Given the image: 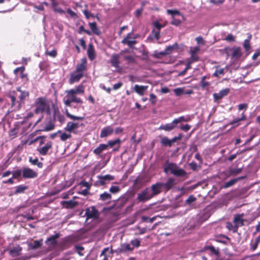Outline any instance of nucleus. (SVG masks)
<instances>
[{"label": "nucleus", "mask_w": 260, "mask_h": 260, "mask_svg": "<svg viewBox=\"0 0 260 260\" xmlns=\"http://www.w3.org/2000/svg\"><path fill=\"white\" fill-rule=\"evenodd\" d=\"M126 200L124 198H122L121 199H119L117 202L113 205V206L109 207V209H112L114 208H120L122 207L126 203Z\"/></svg>", "instance_id": "30"}, {"label": "nucleus", "mask_w": 260, "mask_h": 260, "mask_svg": "<svg viewBox=\"0 0 260 260\" xmlns=\"http://www.w3.org/2000/svg\"><path fill=\"white\" fill-rule=\"evenodd\" d=\"M200 47L198 46L194 47H190L189 51L190 57L189 59L192 60V61L197 62L199 61L200 57L199 55L197 54V53L200 51Z\"/></svg>", "instance_id": "12"}, {"label": "nucleus", "mask_w": 260, "mask_h": 260, "mask_svg": "<svg viewBox=\"0 0 260 260\" xmlns=\"http://www.w3.org/2000/svg\"><path fill=\"white\" fill-rule=\"evenodd\" d=\"M110 63L112 66L117 68L119 65V55L118 54H114L112 55L110 59Z\"/></svg>", "instance_id": "24"}, {"label": "nucleus", "mask_w": 260, "mask_h": 260, "mask_svg": "<svg viewBox=\"0 0 260 260\" xmlns=\"http://www.w3.org/2000/svg\"><path fill=\"white\" fill-rule=\"evenodd\" d=\"M9 98L10 99V101L11 102V107L13 108L15 106H16V103H18V108H20V104L19 103V102H16V99L15 96L14 95L10 94L9 95Z\"/></svg>", "instance_id": "42"}, {"label": "nucleus", "mask_w": 260, "mask_h": 260, "mask_svg": "<svg viewBox=\"0 0 260 260\" xmlns=\"http://www.w3.org/2000/svg\"><path fill=\"white\" fill-rule=\"evenodd\" d=\"M148 88V86L139 85L136 84L134 87V90L140 95H143Z\"/></svg>", "instance_id": "22"}, {"label": "nucleus", "mask_w": 260, "mask_h": 260, "mask_svg": "<svg viewBox=\"0 0 260 260\" xmlns=\"http://www.w3.org/2000/svg\"><path fill=\"white\" fill-rule=\"evenodd\" d=\"M35 114L43 113L47 107V100L45 98L40 97L36 99L35 102Z\"/></svg>", "instance_id": "5"}, {"label": "nucleus", "mask_w": 260, "mask_h": 260, "mask_svg": "<svg viewBox=\"0 0 260 260\" xmlns=\"http://www.w3.org/2000/svg\"><path fill=\"white\" fill-rule=\"evenodd\" d=\"M178 48V44L175 43L174 45L172 46H169L165 49V52L167 54H171L173 49L175 48Z\"/></svg>", "instance_id": "43"}, {"label": "nucleus", "mask_w": 260, "mask_h": 260, "mask_svg": "<svg viewBox=\"0 0 260 260\" xmlns=\"http://www.w3.org/2000/svg\"><path fill=\"white\" fill-rule=\"evenodd\" d=\"M38 174L34 170L27 167L22 168V178L24 179H32L37 177Z\"/></svg>", "instance_id": "9"}, {"label": "nucleus", "mask_w": 260, "mask_h": 260, "mask_svg": "<svg viewBox=\"0 0 260 260\" xmlns=\"http://www.w3.org/2000/svg\"><path fill=\"white\" fill-rule=\"evenodd\" d=\"M29 162L32 165L34 166H37L39 168H42L43 166V162L40 161L39 159L36 157L35 158H32V157H29Z\"/></svg>", "instance_id": "35"}, {"label": "nucleus", "mask_w": 260, "mask_h": 260, "mask_svg": "<svg viewBox=\"0 0 260 260\" xmlns=\"http://www.w3.org/2000/svg\"><path fill=\"white\" fill-rule=\"evenodd\" d=\"M156 217L155 216L153 217L152 218H149L146 216H142V219L144 222H147L149 223H152L156 219Z\"/></svg>", "instance_id": "56"}, {"label": "nucleus", "mask_w": 260, "mask_h": 260, "mask_svg": "<svg viewBox=\"0 0 260 260\" xmlns=\"http://www.w3.org/2000/svg\"><path fill=\"white\" fill-rule=\"evenodd\" d=\"M22 175V169H17L15 171L12 172V177L14 179H17L20 177Z\"/></svg>", "instance_id": "45"}, {"label": "nucleus", "mask_w": 260, "mask_h": 260, "mask_svg": "<svg viewBox=\"0 0 260 260\" xmlns=\"http://www.w3.org/2000/svg\"><path fill=\"white\" fill-rule=\"evenodd\" d=\"M28 188V186L24 185H19L15 187V190L14 192V194H18L19 193H22L25 192L26 190Z\"/></svg>", "instance_id": "32"}, {"label": "nucleus", "mask_w": 260, "mask_h": 260, "mask_svg": "<svg viewBox=\"0 0 260 260\" xmlns=\"http://www.w3.org/2000/svg\"><path fill=\"white\" fill-rule=\"evenodd\" d=\"M60 236V234L59 233H56L54 235H51L50 237L47 238L45 241V244L49 247H54L57 243V239Z\"/></svg>", "instance_id": "10"}, {"label": "nucleus", "mask_w": 260, "mask_h": 260, "mask_svg": "<svg viewBox=\"0 0 260 260\" xmlns=\"http://www.w3.org/2000/svg\"><path fill=\"white\" fill-rule=\"evenodd\" d=\"M204 249L205 250H209L212 253L214 254L217 256H218L220 254V252L218 249H216L212 245L205 246Z\"/></svg>", "instance_id": "38"}, {"label": "nucleus", "mask_w": 260, "mask_h": 260, "mask_svg": "<svg viewBox=\"0 0 260 260\" xmlns=\"http://www.w3.org/2000/svg\"><path fill=\"white\" fill-rule=\"evenodd\" d=\"M25 71V67L23 66L18 67L16 68L14 71V73L15 75H17L18 72H20V74H22Z\"/></svg>", "instance_id": "61"}, {"label": "nucleus", "mask_w": 260, "mask_h": 260, "mask_svg": "<svg viewBox=\"0 0 260 260\" xmlns=\"http://www.w3.org/2000/svg\"><path fill=\"white\" fill-rule=\"evenodd\" d=\"M197 200V198L193 195H190L187 200L185 201V203L188 205H190L192 203L195 202Z\"/></svg>", "instance_id": "54"}, {"label": "nucleus", "mask_w": 260, "mask_h": 260, "mask_svg": "<svg viewBox=\"0 0 260 260\" xmlns=\"http://www.w3.org/2000/svg\"><path fill=\"white\" fill-rule=\"evenodd\" d=\"M87 55L89 59L90 60H93L95 58V50L94 49L93 45L92 43H90L88 45V48L87 49Z\"/></svg>", "instance_id": "25"}, {"label": "nucleus", "mask_w": 260, "mask_h": 260, "mask_svg": "<svg viewBox=\"0 0 260 260\" xmlns=\"http://www.w3.org/2000/svg\"><path fill=\"white\" fill-rule=\"evenodd\" d=\"M160 143L164 146H169L171 147L172 145L171 140L167 137H164L160 140Z\"/></svg>", "instance_id": "39"}, {"label": "nucleus", "mask_w": 260, "mask_h": 260, "mask_svg": "<svg viewBox=\"0 0 260 260\" xmlns=\"http://www.w3.org/2000/svg\"><path fill=\"white\" fill-rule=\"evenodd\" d=\"M83 76V73H76V72H72L70 74V77L68 81L69 83L70 84H73L75 83L78 82Z\"/></svg>", "instance_id": "11"}, {"label": "nucleus", "mask_w": 260, "mask_h": 260, "mask_svg": "<svg viewBox=\"0 0 260 260\" xmlns=\"http://www.w3.org/2000/svg\"><path fill=\"white\" fill-rule=\"evenodd\" d=\"M87 60L86 58H83L81 59V62L77 65L75 72L78 73H83L86 70Z\"/></svg>", "instance_id": "17"}, {"label": "nucleus", "mask_w": 260, "mask_h": 260, "mask_svg": "<svg viewBox=\"0 0 260 260\" xmlns=\"http://www.w3.org/2000/svg\"><path fill=\"white\" fill-rule=\"evenodd\" d=\"M153 26L155 27V28L157 30H159L160 31V29L164 27V26L162 25H161V24H160L159 23L158 21H154L153 23Z\"/></svg>", "instance_id": "64"}, {"label": "nucleus", "mask_w": 260, "mask_h": 260, "mask_svg": "<svg viewBox=\"0 0 260 260\" xmlns=\"http://www.w3.org/2000/svg\"><path fill=\"white\" fill-rule=\"evenodd\" d=\"M164 172L166 174L170 172L177 177H183L187 174L186 171L183 169L179 168L176 164L169 162L168 161L164 166Z\"/></svg>", "instance_id": "3"}, {"label": "nucleus", "mask_w": 260, "mask_h": 260, "mask_svg": "<svg viewBox=\"0 0 260 260\" xmlns=\"http://www.w3.org/2000/svg\"><path fill=\"white\" fill-rule=\"evenodd\" d=\"M22 247H20L19 245H18L16 247H13L12 249H11L9 253L11 255H19L20 254V252L22 251Z\"/></svg>", "instance_id": "37"}, {"label": "nucleus", "mask_w": 260, "mask_h": 260, "mask_svg": "<svg viewBox=\"0 0 260 260\" xmlns=\"http://www.w3.org/2000/svg\"><path fill=\"white\" fill-rule=\"evenodd\" d=\"M112 198L111 194L107 192H104V193L100 195L99 199L103 201L110 200Z\"/></svg>", "instance_id": "40"}, {"label": "nucleus", "mask_w": 260, "mask_h": 260, "mask_svg": "<svg viewBox=\"0 0 260 260\" xmlns=\"http://www.w3.org/2000/svg\"><path fill=\"white\" fill-rule=\"evenodd\" d=\"M45 55L55 58L57 55V50L54 49L50 51H46L45 52Z\"/></svg>", "instance_id": "49"}, {"label": "nucleus", "mask_w": 260, "mask_h": 260, "mask_svg": "<svg viewBox=\"0 0 260 260\" xmlns=\"http://www.w3.org/2000/svg\"><path fill=\"white\" fill-rule=\"evenodd\" d=\"M244 216V214H236L234 217L233 222L236 225H239V226H242L244 225V219L242 218Z\"/></svg>", "instance_id": "21"}, {"label": "nucleus", "mask_w": 260, "mask_h": 260, "mask_svg": "<svg viewBox=\"0 0 260 260\" xmlns=\"http://www.w3.org/2000/svg\"><path fill=\"white\" fill-rule=\"evenodd\" d=\"M66 115L67 117L70 118V119L75 120H83L84 119V117H80V116H76L70 114L68 110L66 111Z\"/></svg>", "instance_id": "44"}, {"label": "nucleus", "mask_w": 260, "mask_h": 260, "mask_svg": "<svg viewBox=\"0 0 260 260\" xmlns=\"http://www.w3.org/2000/svg\"><path fill=\"white\" fill-rule=\"evenodd\" d=\"M133 35L134 34L133 32L127 34L126 37L121 41L122 44H126L129 48H133L137 43L136 39L138 37L137 35L135 36H133Z\"/></svg>", "instance_id": "8"}, {"label": "nucleus", "mask_w": 260, "mask_h": 260, "mask_svg": "<svg viewBox=\"0 0 260 260\" xmlns=\"http://www.w3.org/2000/svg\"><path fill=\"white\" fill-rule=\"evenodd\" d=\"M175 181L174 178L170 177L166 183L158 182L152 184L150 188L152 197L159 194L162 191L167 192L170 190L175 185Z\"/></svg>", "instance_id": "2"}, {"label": "nucleus", "mask_w": 260, "mask_h": 260, "mask_svg": "<svg viewBox=\"0 0 260 260\" xmlns=\"http://www.w3.org/2000/svg\"><path fill=\"white\" fill-rule=\"evenodd\" d=\"M151 35L158 40L160 38V31L153 29L151 32Z\"/></svg>", "instance_id": "55"}, {"label": "nucleus", "mask_w": 260, "mask_h": 260, "mask_svg": "<svg viewBox=\"0 0 260 260\" xmlns=\"http://www.w3.org/2000/svg\"><path fill=\"white\" fill-rule=\"evenodd\" d=\"M88 25L93 34L98 36H100L101 35V32L98 27L96 22H89Z\"/></svg>", "instance_id": "29"}, {"label": "nucleus", "mask_w": 260, "mask_h": 260, "mask_svg": "<svg viewBox=\"0 0 260 260\" xmlns=\"http://www.w3.org/2000/svg\"><path fill=\"white\" fill-rule=\"evenodd\" d=\"M60 248L62 249H67L70 247L71 242L67 238H64L59 244Z\"/></svg>", "instance_id": "33"}, {"label": "nucleus", "mask_w": 260, "mask_h": 260, "mask_svg": "<svg viewBox=\"0 0 260 260\" xmlns=\"http://www.w3.org/2000/svg\"><path fill=\"white\" fill-rule=\"evenodd\" d=\"M79 126V125L77 123H74L73 122H68L66 127H65V130L67 132H69L70 133L73 132L74 129L77 128Z\"/></svg>", "instance_id": "31"}, {"label": "nucleus", "mask_w": 260, "mask_h": 260, "mask_svg": "<svg viewBox=\"0 0 260 260\" xmlns=\"http://www.w3.org/2000/svg\"><path fill=\"white\" fill-rule=\"evenodd\" d=\"M57 120H58L60 123L61 124L65 121L64 116L62 115L59 111L58 109H54L53 113V120L55 122V121Z\"/></svg>", "instance_id": "15"}, {"label": "nucleus", "mask_w": 260, "mask_h": 260, "mask_svg": "<svg viewBox=\"0 0 260 260\" xmlns=\"http://www.w3.org/2000/svg\"><path fill=\"white\" fill-rule=\"evenodd\" d=\"M61 204L67 209H73L78 205V202L73 200L62 201Z\"/></svg>", "instance_id": "27"}, {"label": "nucleus", "mask_w": 260, "mask_h": 260, "mask_svg": "<svg viewBox=\"0 0 260 260\" xmlns=\"http://www.w3.org/2000/svg\"><path fill=\"white\" fill-rule=\"evenodd\" d=\"M65 93L66 95L63 101L66 106L70 107L72 103L82 104L83 101L81 98L77 97V95L84 93V87L82 84H80L76 88L66 90Z\"/></svg>", "instance_id": "1"}, {"label": "nucleus", "mask_w": 260, "mask_h": 260, "mask_svg": "<svg viewBox=\"0 0 260 260\" xmlns=\"http://www.w3.org/2000/svg\"><path fill=\"white\" fill-rule=\"evenodd\" d=\"M120 143L121 140L119 139H117L115 140H110L108 142V143L106 144L107 145V148L108 147H113L114 145L117 144V147L116 148H114L113 149L114 151H118L120 147Z\"/></svg>", "instance_id": "23"}, {"label": "nucleus", "mask_w": 260, "mask_h": 260, "mask_svg": "<svg viewBox=\"0 0 260 260\" xmlns=\"http://www.w3.org/2000/svg\"><path fill=\"white\" fill-rule=\"evenodd\" d=\"M109 191L112 193H116L120 191V188L118 186H112L110 188Z\"/></svg>", "instance_id": "58"}, {"label": "nucleus", "mask_w": 260, "mask_h": 260, "mask_svg": "<svg viewBox=\"0 0 260 260\" xmlns=\"http://www.w3.org/2000/svg\"><path fill=\"white\" fill-rule=\"evenodd\" d=\"M83 32H85L89 36L91 35V32L90 31L87 29H85L83 25H81L79 28L78 32L79 34H81Z\"/></svg>", "instance_id": "50"}, {"label": "nucleus", "mask_w": 260, "mask_h": 260, "mask_svg": "<svg viewBox=\"0 0 260 260\" xmlns=\"http://www.w3.org/2000/svg\"><path fill=\"white\" fill-rule=\"evenodd\" d=\"M131 244L133 245L132 247H134V248L135 247H138L140 245V241L138 239H135L131 241Z\"/></svg>", "instance_id": "59"}, {"label": "nucleus", "mask_w": 260, "mask_h": 260, "mask_svg": "<svg viewBox=\"0 0 260 260\" xmlns=\"http://www.w3.org/2000/svg\"><path fill=\"white\" fill-rule=\"evenodd\" d=\"M100 215L99 211L93 206L88 207L85 210L86 220L90 219L93 220H96L99 218Z\"/></svg>", "instance_id": "6"}, {"label": "nucleus", "mask_w": 260, "mask_h": 260, "mask_svg": "<svg viewBox=\"0 0 260 260\" xmlns=\"http://www.w3.org/2000/svg\"><path fill=\"white\" fill-rule=\"evenodd\" d=\"M242 171V168H237L234 169H231L230 170V173L231 176H236L240 174Z\"/></svg>", "instance_id": "48"}, {"label": "nucleus", "mask_w": 260, "mask_h": 260, "mask_svg": "<svg viewBox=\"0 0 260 260\" xmlns=\"http://www.w3.org/2000/svg\"><path fill=\"white\" fill-rule=\"evenodd\" d=\"M246 178V176H240L236 178L232 179L230 180V181L226 182L224 183V184L222 185V187L223 188H227L228 187H231L234 184H235L238 181L245 179Z\"/></svg>", "instance_id": "16"}, {"label": "nucleus", "mask_w": 260, "mask_h": 260, "mask_svg": "<svg viewBox=\"0 0 260 260\" xmlns=\"http://www.w3.org/2000/svg\"><path fill=\"white\" fill-rule=\"evenodd\" d=\"M60 134V138L62 141H66L67 140L70 139L72 137V135L70 133L67 134L61 132V133Z\"/></svg>", "instance_id": "46"}, {"label": "nucleus", "mask_w": 260, "mask_h": 260, "mask_svg": "<svg viewBox=\"0 0 260 260\" xmlns=\"http://www.w3.org/2000/svg\"><path fill=\"white\" fill-rule=\"evenodd\" d=\"M134 247H132L130 244L123 243L120 245V247L117 249V252L119 253H124L128 251H132Z\"/></svg>", "instance_id": "19"}, {"label": "nucleus", "mask_w": 260, "mask_h": 260, "mask_svg": "<svg viewBox=\"0 0 260 260\" xmlns=\"http://www.w3.org/2000/svg\"><path fill=\"white\" fill-rule=\"evenodd\" d=\"M55 127V122L52 120H51L50 122L47 123L44 127V131H50L53 129Z\"/></svg>", "instance_id": "41"}, {"label": "nucleus", "mask_w": 260, "mask_h": 260, "mask_svg": "<svg viewBox=\"0 0 260 260\" xmlns=\"http://www.w3.org/2000/svg\"><path fill=\"white\" fill-rule=\"evenodd\" d=\"M43 244V239L35 240L33 243H30L28 244V248L30 249H37L40 247Z\"/></svg>", "instance_id": "26"}, {"label": "nucleus", "mask_w": 260, "mask_h": 260, "mask_svg": "<svg viewBox=\"0 0 260 260\" xmlns=\"http://www.w3.org/2000/svg\"><path fill=\"white\" fill-rule=\"evenodd\" d=\"M246 119V116L245 115L244 112H243L241 114V117L240 118H237L234 119L231 122H230V124L233 125L235 126H238L240 125L239 122L241 121H245Z\"/></svg>", "instance_id": "28"}, {"label": "nucleus", "mask_w": 260, "mask_h": 260, "mask_svg": "<svg viewBox=\"0 0 260 260\" xmlns=\"http://www.w3.org/2000/svg\"><path fill=\"white\" fill-rule=\"evenodd\" d=\"M226 228L230 231H232L233 233H236L239 228V225H233L231 222L226 223Z\"/></svg>", "instance_id": "36"}, {"label": "nucleus", "mask_w": 260, "mask_h": 260, "mask_svg": "<svg viewBox=\"0 0 260 260\" xmlns=\"http://www.w3.org/2000/svg\"><path fill=\"white\" fill-rule=\"evenodd\" d=\"M53 143L51 141L48 142L42 148H38L37 151L39 154L42 155H46L48 152V150L52 148Z\"/></svg>", "instance_id": "14"}, {"label": "nucleus", "mask_w": 260, "mask_h": 260, "mask_svg": "<svg viewBox=\"0 0 260 260\" xmlns=\"http://www.w3.org/2000/svg\"><path fill=\"white\" fill-rule=\"evenodd\" d=\"M230 92V89L228 88L221 90L218 93H214L213 94V98L215 102L218 100H221L224 96H226Z\"/></svg>", "instance_id": "13"}, {"label": "nucleus", "mask_w": 260, "mask_h": 260, "mask_svg": "<svg viewBox=\"0 0 260 260\" xmlns=\"http://www.w3.org/2000/svg\"><path fill=\"white\" fill-rule=\"evenodd\" d=\"M20 94L19 95V99L21 102L23 101L26 97L29 96V93L26 91H21L20 90Z\"/></svg>", "instance_id": "47"}, {"label": "nucleus", "mask_w": 260, "mask_h": 260, "mask_svg": "<svg viewBox=\"0 0 260 260\" xmlns=\"http://www.w3.org/2000/svg\"><path fill=\"white\" fill-rule=\"evenodd\" d=\"M167 13L168 14L171 15L172 16V18L174 17V16L175 15H180L181 14L179 11L177 10H171L168 9L167 10Z\"/></svg>", "instance_id": "52"}, {"label": "nucleus", "mask_w": 260, "mask_h": 260, "mask_svg": "<svg viewBox=\"0 0 260 260\" xmlns=\"http://www.w3.org/2000/svg\"><path fill=\"white\" fill-rule=\"evenodd\" d=\"M114 129L111 126H107L104 127L100 134L101 138H105L113 134Z\"/></svg>", "instance_id": "20"}, {"label": "nucleus", "mask_w": 260, "mask_h": 260, "mask_svg": "<svg viewBox=\"0 0 260 260\" xmlns=\"http://www.w3.org/2000/svg\"><path fill=\"white\" fill-rule=\"evenodd\" d=\"M190 120L189 117H185L181 116L177 118L174 119L171 123L166 124H161L158 128L159 130H164L166 132H170L177 127V124L181 122H187Z\"/></svg>", "instance_id": "4"}, {"label": "nucleus", "mask_w": 260, "mask_h": 260, "mask_svg": "<svg viewBox=\"0 0 260 260\" xmlns=\"http://www.w3.org/2000/svg\"><path fill=\"white\" fill-rule=\"evenodd\" d=\"M107 149V145L106 144H100L99 146L93 150V153L96 155H100L104 150Z\"/></svg>", "instance_id": "34"}, {"label": "nucleus", "mask_w": 260, "mask_h": 260, "mask_svg": "<svg viewBox=\"0 0 260 260\" xmlns=\"http://www.w3.org/2000/svg\"><path fill=\"white\" fill-rule=\"evenodd\" d=\"M83 13L86 18L87 19H89L90 17H92L93 18H94L95 17V15L94 14L89 12L86 9L83 10Z\"/></svg>", "instance_id": "57"}, {"label": "nucleus", "mask_w": 260, "mask_h": 260, "mask_svg": "<svg viewBox=\"0 0 260 260\" xmlns=\"http://www.w3.org/2000/svg\"><path fill=\"white\" fill-rule=\"evenodd\" d=\"M166 55H167V54H166L165 51H161V52H155L154 54V57L156 58H160L162 56H165Z\"/></svg>", "instance_id": "60"}, {"label": "nucleus", "mask_w": 260, "mask_h": 260, "mask_svg": "<svg viewBox=\"0 0 260 260\" xmlns=\"http://www.w3.org/2000/svg\"><path fill=\"white\" fill-rule=\"evenodd\" d=\"M179 128L184 132H187L190 129L191 126L188 124H186L184 125L182 124L179 126Z\"/></svg>", "instance_id": "62"}, {"label": "nucleus", "mask_w": 260, "mask_h": 260, "mask_svg": "<svg viewBox=\"0 0 260 260\" xmlns=\"http://www.w3.org/2000/svg\"><path fill=\"white\" fill-rule=\"evenodd\" d=\"M152 198L150 188L146 187L137 194L136 200L138 202L145 203Z\"/></svg>", "instance_id": "7"}, {"label": "nucleus", "mask_w": 260, "mask_h": 260, "mask_svg": "<svg viewBox=\"0 0 260 260\" xmlns=\"http://www.w3.org/2000/svg\"><path fill=\"white\" fill-rule=\"evenodd\" d=\"M99 183L101 185H105L107 184V181H110L115 179L114 176L107 174L104 176H98Z\"/></svg>", "instance_id": "18"}, {"label": "nucleus", "mask_w": 260, "mask_h": 260, "mask_svg": "<svg viewBox=\"0 0 260 260\" xmlns=\"http://www.w3.org/2000/svg\"><path fill=\"white\" fill-rule=\"evenodd\" d=\"M259 242L255 240V241L253 243H251L250 244V249L252 251H254L258 246Z\"/></svg>", "instance_id": "63"}, {"label": "nucleus", "mask_w": 260, "mask_h": 260, "mask_svg": "<svg viewBox=\"0 0 260 260\" xmlns=\"http://www.w3.org/2000/svg\"><path fill=\"white\" fill-rule=\"evenodd\" d=\"M233 57H240L241 56V49L240 48H236L232 53Z\"/></svg>", "instance_id": "51"}, {"label": "nucleus", "mask_w": 260, "mask_h": 260, "mask_svg": "<svg viewBox=\"0 0 260 260\" xmlns=\"http://www.w3.org/2000/svg\"><path fill=\"white\" fill-rule=\"evenodd\" d=\"M243 47L246 52H248L251 48L250 43L248 40H245L243 43Z\"/></svg>", "instance_id": "53"}]
</instances>
